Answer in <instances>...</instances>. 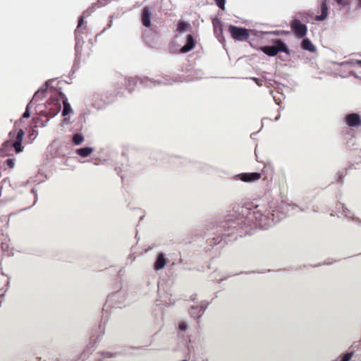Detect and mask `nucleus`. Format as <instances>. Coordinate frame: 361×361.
Returning a JSON list of instances; mask_svg holds the SVG:
<instances>
[{
	"mask_svg": "<svg viewBox=\"0 0 361 361\" xmlns=\"http://www.w3.org/2000/svg\"><path fill=\"white\" fill-rule=\"evenodd\" d=\"M144 37H145V40L146 41V42H147V43L150 47H154V48H155V47H157L156 42H153V41H151L150 38H149L147 35H145Z\"/></svg>",
	"mask_w": 361,
	"mask_h": 361,
	"instance_id": "5701e85b",
	"label": "nucleus"
},
{
	"mask_svg": "<svg viewBox=\"0 0 361 361\" xmlns=\"http://www.w3.org/2000/svg\"><path fill=\"white\" fill-rule=\"evenodd\" d=\"M216 5L222 10L225 9L226 0H215Z\"/></svg>",
	"mask_w": 361,
	"mask_h": 361,
	"instance_id": "393cba45",
	"label": "nucleus"
},
{
	"mask_svg": "<svg viewBox=\"0 0 361 361\" xmlns=\"http://www.w3.org/2000/svg\"><path fill=\"white\" fill-rule=\"evenodd\" d=\"M197 34H188L185 37V44L182 47V53L192 50L197 44Z\"/></svg>",
	"mask_w": 361,
	"mask_h": 361,
	"instance_id": "1a4fd4ad",
	"label": "nucleus"
},
{
	"mask_svg": "<svg viewBox=\"0 0 361 361\" xmlns=\"http://www.w3.org/2000/svg\"><path fill=\"white\" fill-rule=\"evenodd\" d=\"M23 135V130L18 129L16 123L14 129L8 133L9 139L3 143L0 148V157L11 156L13 152L18 153L21 152Z\"/></svg>",
	"mask_w": 361,
	"mask_h": 361,
	"instance_id": "f257e3e1",
	"label": "nucleus"
},
{
	"mask_svg": "<svg viewBox=\"0 0 361 361\" xmlns=\"http://www.w3.org/2000/svg\"><path fill=\"white\" fill-rule=\"evenodd\" d=\"M185 324L184 322L181 323V331H185Z\"/></svg>",
	"mask_w": 361,
	"mask_h": 361,
	"instance_id": "bb28decb",
	"label": "nucleus"
},
{
	"mask_svg": "<svg viewBox=\"0 0 361 361\" xmlns=\"http://www.w3.org/2000/svg\"><path fill=\"white\" fill-rule=\"evenodd\" d=\"M180 20L176 23V29L174 31L172 38L169 43L168 49L172 54H178L180 52Z\"/></svg>",
	"mask_w": 361,
	"mask_h": 361,
	"instance_id": "39448f33",
	"label": "nucleus"
},
{
	"mask_svg": "<svg viewBox=\"0 0 361 361\" xmlns=\"http://www.w3.org/2000/svg\"><path fill=\"white\" fill-rule=\"evenodd\" d=\"M301 47L305 50H307L312 52L315 51V47L313 45L312 42L307 38L304 39L302 41Z\"/></svg>",
	"mask_w": 361,
	"mask_h": 361,
	"instance_id": "f3484780",
	"label": "nucleus"
},
{
	"mask_svg": "<svg viewBox=\"0 0 361 361\" xmlns=\"http://www.w3.org/2000/svg\"><path fill=\"white\" fill-rule=\"evenodd\" d=\"M181 27H182V32H183L187 30L188 27H190V25L189 24L182 21Z\"/></svg>",
	"mask_w": 361,
	"mask_h": 361,
	"instance_id": "a878e982",
	"label": "nucleus"
},
{
	"mask_svg": "<svg viewBox=\"0 0 361 361\" xmlns=\"http://www.w3.org/2000/svg\"><path fill=\"white\" fill-rule=\"evenodd\" d=\"M166 262L167 259L164 257V255L162 253L159 254V255H157V259H156V262H154V270H160L163 269L166 265Z\"/></svg>",
	"mask_w": 361,
	"mask_h": 361,
	"instance_id": "2eb2a0df",
	"label": "nucleus"
},
{
	"mask_svg": "<svg viewBox=\"0 0 361 361\" xmlns=\"http://www.w3.org/2000/svg\"><path fill=\"white\" fill-rule=\"evenodd\" d=\"M351 357H352V352L347 353L345 355H341V357H340L339 360H336L335 361H350V360H351Z\"/></svg>",
	"mask_w": 361,
	"mask_h": 361,
	"instance_id": "412c9836",
	"label": "nucleus"
},
{
	"mask_svg": "<svg viewBox=\"0 0 361 361\" xmlns=\"http://www.w3.org/2000/svg\"><path fill=\"white\" fill-rule=\"evenodd\" d=\"M152 11L149 7L145 6L142 11V23L146 27H149L151 25Z\"/></svg>",
	"mask_w": 361,
	"mask_h": 361,
	"instance_id": "4468645a",
	"label": "nucleus"
},
{
	"mask_svg": "<svg viewBox=\"0 0 361 361\" xmlns=\"http://www.w3.org/2000/svg\"><path fill=\"white\" fill-rule=\"evenodd\" d=\"M237 177L243 182H253L258 180L261 178L262 175L260 173H242L237 175Z\"/></svg>",
	"mask_w": 361,
	"mask_h": 361,
	"instance_id": "f8f14e48",
	"label": "nucleus"
},
{
	"mask_svg": "<svg viewBox=\"0 0 361 361\" xmlns=\"http://www.w3.org/2000/svg\"><path fill=\"white\" fill-rule=\"evenodd\" d=\"M356 63L361 67V60L356 61Z\"/></svg>",
	"mask_w": 361,
	"mask_h": 361,
	"instance_id": "cd10ccee",
	"label": "nucleus"
},
{
	"mask_svg": "<svg viewBox=\"0 0 361 361\" xmlns=\"http://www.w3.org/2000/svg\"><path fill=\"white\" fill-rule=\"evenodd\" d=\"M273 46H264L261 47V50L269 56H274L279 52L289 53L287 45L281 39H275Z\"/></svg>",
	"mask_w": 361,
	"mask_h": 361,
	"instance_id": "20e7f679",
	"label": "nucleus"
},
{
	"mask_svg": "<svg viewBox=\"0 0 361 361\" xmlns=\"http://www.w3.org/2000/svg\"><path fill=\"white\" fill-rule=\"evenodd\" d=\"M63 105V109L62 111V115L63 116H67L71 111V107L69 103L68 102L67 98L64 95V98L61 100V104Z\"/></svg>",
	"mask_w": 361,
	"mask_h": 361,
	"instance_id": "6ab92c4d",
	"label": "nucleus"
},
{
	"mask_svg": "<svg viewBox=\"0 0 361 361\" xmlns=\"http://www.w3.org/2000/svg\"><path fill=\"white\" fill-rule=\"evenodd\" d=\"M5 164L8 168L12 169L15 165V159H8L6 160Z\"/></svg>",
	"mask_w": 361,
	"mask_h": 361,
	"instance_id": "b1692460",
	"label": "nucleus"
},
{
	"mask_svg": "<svg viewBox=\"0 0 361 361\" xmlns=\"http://www.w3.org/2000/svg\"><path fill=\"white\" fill-rule=\"evenodd\" d=\"M93 152L92 147H86L76 150V153L82 157H87Z\"/></svg>",
	"mask_w": 361,
	"mask_h": 361,
	"instance_id": "a211bd4d",
	"label": "nucleus"
},
{
	"mask_svg": "<svg viewBox=\"0 0 361 361\" xmlns=\"http://www.w3.org/2000/svg\"><path fill=\"white\" fill-rule=\"evenodd\" d=\"M31 192L33 194L34 197H35L36 194H35V190H34V189H32V190H31Z\"/></svg>",
	"mask_w": 361,
	"mask_h": 361,
	"instance_id": "c85d7f7f",
	"label": "nucleus"
},
{
	"mask_svg": "<svg viewBox=\"0 0 361 361\" xmlns=\"http://www.w3.org/2000/svg\"><path fill=\"white\" fill-rule=\"evenodd\" d=\"M290 26L291 28V30L294 32L296 37L299 38L304 37L307 32V26L302 23L299 20L294 19L290 23Z\"/></svg>",
	"mask_w": 361,
	"mask_h": 361,
	"instance_id": "6e6552de",
	"label": "nucleus"
},
{
	"mask_svg": "<svg viewBox=\"0 0 361 361\" xmlns=\"http://www.w3.org/2000/svg\"><path fill=\"white\" fill-rule=\"evenodd\" d=\"M64 98V94L59 92L51 95L44 106L38 105L36 108L37 112L46 118L45 123L57 115L61 109V100Z\"/></svg>",
	"mask_w": 361,
	"mask_h": 361,
	"instance_id": "f03ea898",
	"label": "nucleus"
},
{
	"mask_svg": "<svg viewBox=\"0 0 361 361\" xmlns=\"http://www.w3.org/2000/svg\"><path fill=\"white\" fill-rule=\"evenodd\" d=\"M346 124L351 128L361 126V117L358 114L352 113L345 116Z\"/></svg>",
	"mask_w": 361,
	"mask_h": 361,
	"instance_id": "9b49d317",
	"label": "nucleus"
},
{
	"mask_svg": "<svg viewBox=\"0 0 361 361\" xmlns=\"http://www.w3.org/2000/svg\"><path fill=\"white\" fill-rule=\"evenodd\" d=\"M253 80H254L256 82H257V78H253Z\"/></svg>",
	"mask_w": 361,
	"mask_h": 361,
	"instance_id": "7c9ffc66",
	"label": "nucleus"
},
{
	"mask_svg": "<svg viewBox=\"0 0 361 361\" xmlns=\"http://www.w3.org/2000/svg\"><path fill=\"white\" fill-rule=\"evenodd\" d=\"M92 11H93V9H92V8L87 9L85 11L83 12L82 16H80L78 20V24L76 30H75V49L76 55H78L79 53H80L81 48H82V44L80 27H81L82 24L83 23L84 17L88 16V15L90 13H92Z\"/></svg>",
	"mask_w": 361,
	"mask_h": 361,
	"instance_id": "423d86ee",
	"label": "nucleus"
},
{
	"mask_svg": "<svg viewBox=\"0 0 361 361\" xmlns=\"http://www.w3.org/2000/svg\"><path fill=\"white\" fill-rule=\"evenodd\" d=\"M203 310H204V307L202 305L191 306L190 314L194 317H199L202 314Z\"/></svg>",
	"mask_w": 361,
	"mask_h": 361,
	"instance_id": "dca6fc26",
	"label": "nucleus"
},
{
	"mask_svg": "<svg viewBox=\"0 0 361 361\" xmlns=\"http://www.w3.org/2000/svg\"><path fill=\"white\" fill-rule=\"evenodd\" d=\"M228 32L231 37L238 41H245L250 37L249 30L246 28L239 27L233 25L228 26Z\"/></svg>",
	"mask_w": 361,
	"mask_h": 361,
	"instance_id": "0eeeda50",
	"label": "nucleus"
},
{
	"mask_svg": "<svg viewBox=\"0 0 361 361\" xmlns=\"http://www.w3.org/2000/svg\"><path fill=\"white\" fill-rule=\"evenodd\" d=\"M84 140V137L81 133H75L73 136V142L75 145L81 144Z\"/></svg>",
	"mask_w": 361,
	"mask_h": 361,
	"instance_id": "aec40b11",
	"label": "nucleus"
},
{
	"mask_svg": "<svg viewBox=\"0 0 361 361\" xmlns=\"http://www.w3.org/2000/svg\"><path fill=\"white\" fill-rule=\"evenodd\" d=\"M32 103H29L27 106H26V109L25 111V112L23 113V116H22V118H29L30 116V106L32 105Z\"/></svg>",
	"mask_w": 361,
	"mask_h": 361,
	"instance_id": "4be33fe9",
	"label": "nucleus"
},
{
	"mask_svg": "<svg viewBox=\"0 0 361 361\" xmlns=\"http://www.w3.org/2000/svg\"><path fill=\"white\" fill-rule=\"evenodd\" d=\"M212 25L214 27V33L219 42L224 40L223 32V23L220 18H214L212 19Z\"/></svg>",
	"mask_w": 361,
	"mask_h": 361,
	"instance_id": "9d476101",
	"label": "nucleus"
},
{
	"mask_svg": "<svg viewBox=\"0 0 361 361\" xmlns=\"http://www.w3.org/2000/svg\"><path fill=\"white\" fill-rule=\"evenodd\" d=\"M126 80V86L130 92L133 90V86L142 85L143 87H155L158 85H172L177 79H173L169 76H164L160 80H150L149 78L140 79L139 82L135 78H130Z\"/></svg>",
	"mask_w": 361,
	"mask_h": 361,
	"instance_id": "7ed1b4c3",
	"label": "nucleus"
},
{
	"mask_svg": "<svg viewBox=\"0 0 361 361\" xmlns=\"http://www.w3.org/2000/svg\"><path fill=\"white\" fill-rule=\"evenodd\" d=\"M155 39L157 40L158 39V37L157 35H155Z\"/></svg>",
	"mask_w": 361,
	"mask_h": 361,
	"instance_id": "c756f323",
	"label": "nucleus"
},
{
	"mask_svg": "<svg viewBox=\"0 0 361 361\" xmlns=\"http://www.w3.org/2000/svg\"><path fill=\"white\" fill-rule=\"evenodd\" d=\"M51 82H52V80H49V81L46 82V83H45L46 87H42L40 89H39L35 93V94L32 97V99H31V101L30 102L32 104H34V103H36L37 102H38L39 100L42 99V98H44L46 95V91H47V87Z\"/></svg>",
	"mask_w": 361,
	"mask_h": 361,
	"instance_id": "ddd939ff",
	"label": "nucleus"
}]
</instances>
